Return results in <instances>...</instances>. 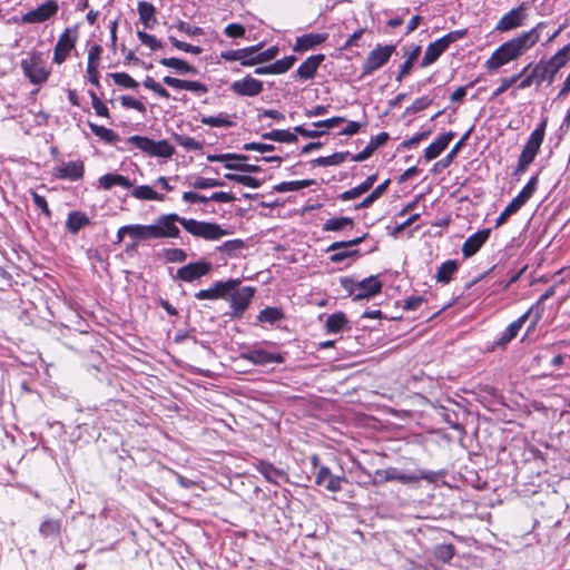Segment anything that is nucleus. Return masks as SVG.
I'll list each match as a JSON object with an SVG mask.
<instances>
[{
    "instance_id": "1",
    "label": "nucleus",
    "mask_w": 570,
    "mask_h": 570,
    "mask_svg": "<svg viewBox=\"0 0 570 570\" xmlns=\"http://www.w3.org/2000/svg\"><path fill=\"white\" fill-rule=\"evenodd\" d=\"M544 27V22H540L531 30L524 31L518 37L502 43L492 52L491 57L485 61L484 67L489 71H497L510 61L517 60L540 40L541 30Z\"/></svg>"
},
{
    "instance_id": "2",
    "label": "nucleus",
    "mask_w": 570,
    "mask_h": 570,
    "mask_svg": "<svg viewBox=\"0 0 570 570\" xmlns=\"http://www.w3.org/2000/svg\"><path fill=\"white\" fill-rule=\"evenodd\" d=\"M546 127L547 119H543L540 125L531 132L519 157L518 166L514 169L513 175L524 173L529 165L534 160L544 139Z\"/></svg>"
},
{
    "instance_id": "3",
    "label": "nucleus",
    "mask_w": 570,
    "mask_h": 570,
    "mask_svg": "<svg viewBox=\"0 0 570 570\" xmlns=\"http://www.w3.org/2000/svg\"><path fill=\"white\" fill-rule=\"evenodd\" d=\"M127 141L151 157L170 158L175 153L174 146L165 139L155 141L148 137L135 135L129 137Z\"/></svg>"
},
{
    "instance_id": "4",
    "label": "nucleus",
    "mask_w": 570,
    "mask_h": 570,
    "mask_svg": "<svg viewBox=\"0 0 570 570\" xmlns=\"http://www.w3.org/2000/svg\"><path fill=\"white\" fill-rule=\"evenodd\" d=\"M183 218L184 217H180L175 213L158 216L154 224L149 225L151 239L179 237L180 229L177 226V223L181 225Z\"/></svg>"
},
{
    "instance_id": "5",
    "label": "nucleus",
    "mask_w": 570,
    "mask_h": 570,
    "mask_svg": "<svg viewBox=\"0 0 570 570\" xmlns=\"http://www.w3.org/2000/svg\"><path fill=\"white\" fill-rule=\"evenodd\" d=\"M20 66L24 76L33 85L45 83L50 76V70L46 67L42 55L37 51L30 53L28 58L22 59Z\"/></svg>"
},
{
    "instance_id": "6",
    "label": "nucleus",
    "mask_w": 570,
    "mask_h": 570,
    "mask_svg": "<svg viewBox=\"0 0 570 570\" xmlns=\"http://www.w3.org/2000/svg\"><path fill=\"white\" fill-rule=\"evenodd\" d=\"M181 226L193 236L207 240H216L227 234L218 224L209 222H199L193 218H183Z\"/></svg>"
},
{
    "instance_id": "7",
    "label": "nucleus",
    "mask_w": 570,
    "mask_h": 570,
    "mask_svg": "<svg viewBox=\"0 0 570 570\" xmlns=\"http://www.w3.org/2000/svg\"><path fill=\"white\" fill-rule=\"evenodd\" d=\"M366 237H367V234H363V235L355 237L353 239H350V240L332 243L326 248L327 253H332L330 256V261L332 263H341L347 258L358 256L360 250L357 248H355V246L361 244Z\"/></svg>"
},
{
    "instance_id": "8",
    "label": "nucleus",
    "mask_w": 570,
    "mask_h": 570,
    "mask_svg": "<svg viewBox=\"0 0 570 570\" xmlns=\"http://www.w3.org/2000/svg\"><path fill=\"white\" fill-rule=\"evenodd\" d=\"M394 50L395 46L393 45H379L371 50L362 65V76H370L387 63Z\"/></svg>"
},
{
    "instance_id": "9",
    "label": "nucleus",
    "mask_w": 570,
    "mask_h": 570,
    "mask_svg": "<svg viewBox=\"0 0 570 570\" xmlns=\"http://www.w3.org/2000/svg\"><path fill=\"white\" fill-rule=\"evenodd\" d=\"M568 62V57L564 56V52L561 49L551 57L547 62H539L534 67L539 72V81H548L551 85L554 80L558 71L564 67Z\"/></svg>"
},
{
    "instance_id": "10",
    "label": "nucleus",
    "mask_w": 570,
    "mask_h": 570,
    "mask_svg": "<svg viewBox=\"0 0 570 570\" xmlns=\"http://www.w3.org/2000/svg\"><path fill=\"white\" fill-rule=\"evenodd\" d=\"M77 27L67 28L59 37L53 51V62L61 65L66 61L69 52L75 48L77 42Z\"/></svg>"
},
{
    "instance_id": "11",
    "label": "nucleus",
    "mask_w": 570,
    "mask_h": 570,
    "mask_svg": "<svg viewBox=\"0 0 570 570\" xmlns=\"http://www.w3.org/2000/svg\"><path fill=\"white\" fill-rule=\"evenodd\" d=\"M213 268L210 262L202 259L196 263H189L177 269L176 278L183 282L191 283L205 275H207Z\"/></svg>"
},
{
    "instance_id": "12",
    "label": "nucleus",
    "mask_w": 570,
    "mask_h": 570,
    "mask_svg": "<svg viewBox=\"0 0 570 570\" xmlns=\"http://www.w3.org/2000/svg\"><path fill=\"white\" fill-rule=\"evenodd\" d=\"M254 292L253 287L244 286L230 295V307L233 311L229 313V316L232 318H240L244 315L254 296Z\"/></svg>"
},
{
    "instance_id": "13",
    "label": "nucleus",
    "mask_w": 570,
    "mask_h": 570,
    "mask_svg": "<svg viewBox=\"0 0 570 570\" xmlns=\"http://www.w3.org/2000/svg\"><path fill=\"white\" fill-rule=\"evenodd\" d=\"M239 279H228L226 282H216L210 288L200 289L195 294V298L203 299H217L225 298L228 293L239 285Z\"/></svg>"
},
{
    "instance_id": "14",
    "label": "nucleus",
    "mask_w": 570,
    "mask_h": 570,
    "mask_svg": "<svg viewBox=\"0 0 570 570\" xmlns=\"http://www.w3.org/2000/svg\"><path fill=\"white\" fill-rule=\"evenodd\" d=\"M525 6L522 3L518 8H513L498 21L494 30L500 32H507L518 27H521L525 20Z\"/></svg>"
},
{
    "instance_id": "15",
    "label": "nucleus",
    "mask_w": 570,
    "mask_h": 570,
    "mask_svg": "<svg viewBox=\"0 0 570 570\" xmlns=\"http://www.w3.org/2000/svg\"><path fill=\"white\" fill-rule=\"evenodd\" d=\"M59 6L56 0H47L36 9L27 12L22 17V21L26 23H41L50 19L58 12Z\"/></svg>"
},
{
    "instance_id": "16",
    "label": "nucleus",
    "mask_w": 570,
    "mask_h": 570,
    "mask_svg": "<svg viewBox=\"0 0 570 570\" xmlns=\"http://www.w3.org/2000/svg\"><path fill=\"white\" fill-rule=\"evenodd\" d=\"M230 90L242 97H255L263 91V82L250 76L235 80L230 83Z\"/></svg>"
},
{
    "instance_id": "17",
    "label": "nucleus",
    "mask_w": 570,
    "mask_h": 570,
    "mask_svg": "<svg viewBox=\"0 0 570 570\" xmlns=\"http://www.w3.org/2000/svg\"><path fill=\"white\" fill-rule=\"evenodd\" d=\"M85 167L81 160L62 163L52 170L53 177L67 179L70 181L79 180L83 177Z\"/></svg>"
},
{
    "instance_id": "18",
    "label": "nucleus",
    "mask_w": 570,
    "mask_h": 570,
    "mask_svg": "<svg viewBox=\"0 0 570 570\" xmlns=\"http://www.w3.org/2000/svg\"><path fill=\"white\" fill-rule=\"evenodd\" d=\"M356 293L354 294V301H362L365 298H371L377 294L381 293L383 284L380 281L379 276L371 275L370 277H366L362 279L361 282H357L355 284Z\"/></svg>"
},
{
    "instance_id": "19",
    "label": "nucleus",
    "mask_w": 570,
    "mask_h": 570,
    "mask_svg": "<svg viewBox=\"0 0 570 570\" xmlns=\"http://www.w3.org/2000/svg\"><path fill=\"white\" fill-rule=\"evenodd\" d=\"M532 313L533 308H529L518 320L510 323L504 330V332L501 334V336L494 342V347L504 348L509 342L517 337L523 324L527 322L528 318L532 316Z\"/></svg>"
},
{
    "instance_id": "20",
    "label": "nucleus",
    "mask_w": 570,
    "mask_h": 570,
    "mask_svg": "<svg viewBox=\"0 0 570 570\" xmlns=\"http://www.w3.org/2000/svg\"><path fill=\"white\" fill-rule=\"evenodd\" d=\"M243 357L255 365H268L284 362V357L279 353H272L263 348H250L243 354Z\"/></svg>"
},
{
    "instance_id": "21",
    "label": "nucleus",
    "mask_w": 570,
    "mask_h": 570,
    "mask_svg": "<svg viewBox=\"0 0 570 570\" xmlns=\"http://www.w3.org/2000/svg\"><path fill=\"white\" fill-rule=\"evenodd\" d=\"M491 230L489 228L481 229L470 237L463 243L462 254L464 257L473 256L482 245L488 240Z\"/></svg>"
},
{
    "instance_id": "22",
    "label": "nucleus",
    "mask_w": 570,
    "mask_h": 570,
    "mask_svg": "<svg viewBox=\"0 0 570 570\" xmlns=\"http://www.w3.org/2000/svg\"><path fill=\"white\" fill-rule=\"evenodd\" d=\"M325 56L322 53L314 55L304 60L296 70V76L301 79H313Z\"/></svg>"
},
{
    "instance_id": "23",
    "label": "nucleus",
    "mask_w": 570,
    "mask_h": 570,
    "mask_svg": "<svg viewBox=\"0 0 570 570\" xmlns=\"http://www.w3.org/2000/svg\"><path fill=\"white\" fill-rule=\"evenodd\" d=\"M454 132L448 131L439 136L432 144H430L424 151V157L428 161L435 159L448 147L453 139Z\"/></svg>"
},
{
    "instance_id": "24",
    "label": "nucleus",
    "mask_w": 570,
    "mask_h": 570,
    "mask_svg": "<svg viewBox=\"0 0 570 570\" xmlns=\"http://www.w3.org/2000/svg\"><path fill=\"white\" fill-rule=\"evenodd\" d=\"M327 39V33H306L296 39L293 50L303 52L317 47Z\"/></svg>"
},
{
    "instance_id": "25",
    "label": "nucleus",
    "mask_w": 570,
    "mask_h": 570,
    "mask_svg": "<svg viewBox=\"0 0 570 570\" xmlns=\"http://www.w3.org/2000/svg\"><path fill=\"white\" fill-rule=\"evenodd\" d=\"M258 472L266 479V481L281 484L287 480V475L284 471L276 469L273 464L268 462H259L257 465Z\"/></svg>"
},
{
    "instance_id": "26",
    "label": "nucleus",
    "mask_w": 570,
    "mask_h": 570,
    "mask_svg": "<svg viewBox=\"0 0 570 570\" xmlns=\"http://www.w3.org/2000/svg\"><path fill=\"white\" fill-rule=\"evenodd\" d=\"M446 49L448 47L445 41H443L441 38L430 43L425 49L421 66L428 67L434 63Z\"/></svg>"
},
{
    "instance_id": "27",
    "label": "nucleus",
    "mask_w": 570,
    "mask_h": 570,
    "mask_svg": "<svg viewBox=\"0 0 570 570\" xmlns=\"http://www.w3.org/2000/svg\"><path fill=\"white\" fill-rule=\"evenodd\" d=\"M436 474L432 471L426 470H419L415 473H405L403 471H400L397 469L395 481H399L403 484L414 483L419 480H428V481H435Z\"/></svg>"
},
{
    "instance_id": "28",
    "label": "nucleus",
    "mask_w": 570,
    "mask_h": 570,
    "mask_svg": "<svg viewBox=\"0 0 570 570\" xmlns=\"http://www.w3.org/2000/svg\"><path fill=\"white\" fill-rule=\"evenodd\" d=\"M99 184L106 190H109L115 186H120L122 188L132 187V183L120 174H106L99 178Z\"/></svg>"
},
{
    "instance_id": "29",
    "label": "nucleus",
    "mask_w": 570,
    "mask_h": 570,
    "mask_svg": "<svg viewBox=\"0 0 570 570\" xmlns=\"http://www.w3.org/2000/svg\"><path fill=\"white\" fill-rule=\"evenodd\" d=\"M90 224L89 217L81 212H71L68 215L66 227L68 232L76 235L85 226Z\"/></svg>"
},
{
    "instance_id": "30",
    "label": "nucleus",
    "mask_w": 570,
    "mask_h": 570,
    "mask_svg": "<svg viewBox=\"0 0 570 570\" xmlns=\"http://www.w3.org/2000/svg\"><path fill=\"white\" fill-rule=\"evenodd\" d=\"M39 533L43 538H51L57 539L59 538L61 533V520L59 519H45L40 527H39Z\"/></svg>"
},
{
    "instance_id": "31",
    "label": "nucleus",
    "mask_w": 570,
    "mask_h": 570,
    "mask_svg": "<svg viewBox=\"0 0 570 570\" xmlns=\"http://www.w3.org/2000/svg\"><path fill=\"white\" fill-rule=\"evenodd\" d=\"M159 62L165 67L175 69L180 75L197 73V69L194 66L179 58H163Z\"/></svg>"
},
{
    "instance_id": "32",
    "label": "nucleus",
    "mask_w": 570,
    "mask_h": 570,
    "mask_svg": "<svg viewBox=\"0 0 570 570\" xmlns=\"http://www.w3.org/2000/svg\"><path fill=\"white\" fill-rule=\"evenodd\" d=\"M139 20L146 28H153L154 22L156 21L155 13L156 8L154 4L140 1L137 7Z\"/></svg>"
},
{
    "instance_id": "33",
    "label": "nucleus",
    "mask_w": 570,
    "mask_h": 570,
    "mask_svg": "<svg viewBox=\"0 0 570 570\" xmlns=\"http://www.w3.org/2000/svg\"><path fill=\"white\" fill-rule=\"evenodd\" d=\"M348 321L344 313L337 312L330 315L325 322L327 333L336 334L342 332L347 325Z\"/></svg>"
},
{
    "instance_id": "34",
    "label": "nucleus",
    "mask_w": 570,
    "mask_h": 570,
    "mask_svg": "<svg viewBox=\"0 0 570 570\" xmlns=\"http://www.w3.org/2000/svg\"><path fill=\"white\" fill-rule=\"evenodd\" d=\"M121 232H127L131 238L136 240H147L151 239L150 226L149 225H125L121 226Z\"/></svg>"
},
{
    "instance_id": "35",
    "label": "nucleus",
    "mask_w": 570,
    "mask_h": 570,
    "mask_svg": "<svg viewBox=\"0 0 570 570\" xmlns=\"http://www.w3.org/2000/svg\"><path fill=\"white\" fill-rule=\"evenodd\" d=\"M354 227V220L351 217H333L327 219L323 225L324 232H338L346 228L352 229Z\"/></svg>"
},
{
    "instance_id": "36",
    "label": "nucleus",
    "mask_w": 570,
    "mask_h": 570,
    "mask_svg": "<svg viewBox=\"0 0 570 570\" xmlns=\"http://www.w3.org/2000/svg\"><path fill=\"white\" fill-rule=\"evenodd\" d=\"M131 196L136 199L140 200H158L163 202L165 196L163 194H158L148 185L137 186L132 189Z\"/></svg>"
},
{
    "instance_id": "37",
    "label": "nucleus",
    "mask_w": 570,
    "mask_h": 570,
    "mask_svg": "<svg viewBox=\"0 0 570 570\" xmlns=\"http://www.w3.org/2000/svg\"><path fill=\"white\" fill-rule=\"evenodd\" d=\"M315 184L314 179L283 181L273 187L277 193L296 191Z\"/></svg>"
},
{
    "instance_id": "38",
    "label": "nucleus",
    "mask_w": 570,
    "mask_h": 570,
    "mask_svg": "<svg viewBox=\"0 0 570 570\" xmlns=\"http://www.w3.org/2000/svg\"><path fill=\"white\" fill-rule=\"evenodd\" d=\"M458 271V263L455 261H446L438 268L435 278L442 284H448L453 274Z\"/></svg>"
},
{
    "instance_id": "39",
    "label": "nucleus",
    "mask_w": 570,
    "mask_h": 570,
    "mask_svg": "<svg viewBox=\"0 0 570 570\" xmlns=\"http://www.w3.org/2000/svg\"><path fill=\"white\" fill-rule=\"evenodd\" d=\"M88 126L90 130L105 142L116 144L119 140V135L109 128L94 122H89Z\"/></svg>"
},
{
    "instance_id": "40",
    "label": "nucleus",
    "mask_w": 570,
    "mask_h": 570,
    "mask_svg": "<svg viewBox=\"0 0 570 570\" xmlns=\"http://www.w3.org/2000/svg\"><path fill=\"white\" fill-rule=\"evenodd\" d=\"M200 122L212 127H233L235 122L230 116L225 112H219L217 116H203Z\"/></svg>"
},
{
    "instance_id": "41",
    "label": "nucleus",
    "mask_w": 570,
    "mask_h": 570,
    "mask_svg": "<svg viewBox=\"0 0 570 570\" xmlns=\"http://www.w3.org/2000/svg\"><path fill=\"white\" fill-rule=\"evenodd\" d=\"M348 156H350L348 151L335 153V154L326 156V157H318V158L312 160V164L314 166H322V167L337 166V165L342 164L343 161H345Z\"/></svg>"
},
{
    "instance_id": "42",
    "label": "nucleus",
    "mask_w": 570,
    "mask_h": 570,
    "mask_svg": "<svg viewBox=\"0 0 570 570\" xmlns=\"http://www.w3.org/2000/svg\"><path fill=\"white\" fill-rule=\"evenodd\" d=\"M248 159V156L243 154H209L207 155V160L210 163H224V166L226 164H239L240 161H246Z\"/></svg>"
},
{
    "instance_id": "43",
    "label": "nucleus",
    "mask_w": 570,
    "mask_h": 570,
    "mask_svg": "<svg viewBox=\"0 0 570 570\" xmlns=\"http://www.w3.org/2000/svg\"><path fill=\"white\" fill-rule=\"evenodd\" d=\"M262 138L288 144L295 142L297 140V136L295 134L284 129H274L272 131L265 132L262 135Z\"/></svg>"
},
{
    "instance_id": "44",
    "label": "nucleus",
    "mask_w": 570,
    "mask_h": 570,
    "mask_svg": "<svg viewBox=\"0 0 570 570\" xmlns=\"http://www.w3.org/2000/svg\"><path fill=\"white\" fill-rule=\"evenodd\" d=\"M390 184V180L386 179L384 183L376 186L371 194H368L358 205H356V209L361 208H367L370 207L375 200H377L387 189Z\"/></svg>"
},
{
    "instance_id": "45",
    "label": "nucleus",
    "mask_w": 570,
    "mask_h": 570,
    "mask_svg": "<svg viewBox=\"0 0 570 570\" xmlns=\"http://www.w3.org/2000/svg\"><path fill=\"white\" fill-rule=\"evenodd\" d=\"M284 318V313L277 307H266L262 309L257 320L263 323L275 324Z\"/></svg>"
},
{
    "instance_id": "46",
    "label": "nucleus",
    "mask_w": 570,
    "mask_h": 570,
    "mask_svg": "<svg viewBox=\"0 0 570 570\" xmlns=\"http://www.w3.org/2000/svg\"><path fill=\"white\" fill-rule=\"evenodd\" d=\"M261 49V43L240 49L243 51L240 55V63L246 67L258 65L257 56Z\"/></svg>"
},
{
    "instance_id": "47",
    "label": "nucleus",
    "mask_w": 570,
    "mask_h": 570,
    "mask_svg": "<svg viewBox=\"0 0 570 570\" xmlns=\"http://www.w3.org/2000/svg\"><path fill=\"white\" fill-rule=\"evenodd\" d=\"M554 295V287H549L538 299V302L531 306L530 308H533V318H532V326L534 327L538 322L540 321L542 313H543V306L542 304L550 297Z\"/></svg>"
},
{
    "instance_id": "48",
    "label": "nucleus",
    "mask_w": 570,
    "mask_h": 570,
    "mask_svg": "<svg viewBox=\"0 0 570 570\" xmlns=\"http://www.w3.org/2000/svg\"><path fill=\"white\" fill-rule=\"evenodd\" d=\"M455 554V548L453 544H438L433 549V556L436 560L448 563Z\"/></svg>"
},
{
    "instance_id": "49",
    "label": "nucleus",
    "mask_w": 570,
    "mask_h": 570,
    "mask_svg": "<svg viewBox=\"0 0 570 570\" xmlns=\"http://www.w3.org/2000/svg\"><path fill=\"white\" fill-rule=\"evenodd\" d=\"M419 53L420 47H416L413 51L410 52L405 61L400 67V70L395 77L396 81L401 82L403 78L410 73L415 60L417 59Z\"/></svg>"
},
{
    "instance_id": "50",
    "label": "nucleus",
    "mask_w": 570,
    "mask_h": 570,
    "mask_svg": "<svg viewBox=\"0 0 570 570\" xmlns=\"http://www.w3.org/2000/svg\"><path fill=\"white\" fill-rule=\"evenodd\" d=\"M188 186L195 188V189H207V188H214V187H220L224 186V183L215 179V178H205V177H194L193 179L188 180Z\"/></svg>"
},
{
    "instance_id": "51",
    "label": "nucleus",
    "mask_w": 570,
    "mask_h": 570,
    "mask_svg": "<svg viewBox=\"0 0 570 570\" xmlns=\"http://www.w3.org/2000/svg\"><path fill=\"white\" fill-rule=\"evenodd\" d=\"M523 206V204L517 199L515 197L507 205V207L503 209V212L499 215V217L495 220V227L501 226L505 223L508 217L512 214H515L520 210V208Z\"/></svg>"
},
{
    "instance_id": "52",
    "label": "nucleus",
    "mask_w": 570,
    "mask_h": 570,
    "mask_svg": "<svg viewBox=\"0 0 570 570\" xmlns=\"http://www.w3.org/2000/svg\"><path fill=\"white\" fill-rule=\"evenodd\" d=\"M472 131V128L469 129L463 136L462 138L452 147V149L450 150V153L440 161V164L442 165V167H448L452 161L453 159L456 157L458 153L460 151V149L464 146L466 139L469 138L470 134Z\"/></svg>"
},
{
    "instance_id": "53",
    "label": "nucleus",
    "mask_w": 570,
    "mask_h": 570,
    "mask_svg": "<svg viewBox=\"0 0 570 570\" xmlns=\"http://www.w3.org/2000/svg\"><path fill=\"white\" fill-rule=\"evenodd\" d=\"M225 178L250 188H258L262 185L261 180L247 175L225 174Z\"/></svg>"
},
{
    "instance_id": "54",
    "label": "nucleus",
    "mask_w": 570,
    "mask_h": 570,
    "mask_svg": "<svg viewBox=\"0 0 570 570\" xmlns=\"http://www.w3.org/2000/svg\"><path fill=\"white\" fill-rule=\"evenodd\" d=\"M538 176H532L521 191L515 196L523 205L532 197L537 189Z\"/></svg>"
},
{
    "instance_id": "55",
    "label": "nucleus",
    "mask_w": 570,
    "mask_h": 570,
    "mask_svg": "<svg viewBox=\"0 0 570 570\" xmlns=\"http://www.w3.org/2000/svg\"><path fill=\"white\" fill-rule=\"evenodd\" d=\"M175 141L184 147L187 150H199L203 148V142L196 140L193 137L185 136V135H175L174 136Z\"/></svg>"
},
{
    "instance_id": "56",
    "label": "nucleus",
    "mask_w": 570,
    "mask_h": 570,
    "mask_svg": "<svg viewBox=\"0 0 570 570\" xmlns=\"http://www.w3.org/2000/svg\"><path fill=\"white\" fill-rule=\"evenodd\" d=\"M163 256L168 263H183L187 259V253L180 248H165Z\"/></svg>"
},
{
    "instance_id": "57",
    "label": "nucleus",
    "mask_w": 570,
    "mask_h": 570,
    "mask_svg": "<svg viewBox=\"0 0 570 570\" xmlns=\"http://www.w3.org/2000/svg\"><path fill=\"white\" fill-rule=\"evenodd\" d=\"M110 77L115 83L124 88L136 89L138 87V82L126 72H114L110 73Z\"/></svg>"
},
{
    "instance_id": "58",
    "label": "nucleus",
    "mask_w": 570,
    "mask_h": 570,
    "mask_svg": "<svg viewBox=\"0 0 570 570\" xmlns=\"http://www.w3.org/2000/svg\"><path fill=\"white\" fill-rule=\"evenodd\" d=\"M396 471H397V469L393 468V466L387 468V469L376 470L375 478L373 480V484L376 485V484H381V483L389 482V481H395Z\"/></svg>"
},
{
    "instance_id": "59",
    "label": "nucleus",
    "mask_w": 570,
    "mask_h": 570,
    "mask_svg": "<svg viewBox=\"0 0 570 570\" xmlns=\"http://www.w3.org/2000/svg\"><path fill=\"white\" fill-rule=\"evenodd\" d=\"M295 61H296V58L294 56H288V57H285L283 59L275 61L274 63H272L274 75H279V73L286 72L287 70H289L292 68V66L294 65Z\"/></svg>"
},
{
    "instance_id": "60",
    "label": "nucleus",
    "mask_w": 570,
    "mask_h": 570,
    "mask_svg": "<svg viewBox=\"0 0 570 570\" xmlns=\"http://www.w3.org/2000/svg\"><path fill=\"white\" fill-rule=\"evenodd\" d=\"M137 37L142 45L149 47L151 50H158L163 48L160 40L145 31H137Z\"/></svg>"
},
{
    "instance_id": "61",
    "label": "nucleus",
    "mask_w": 570,
    "mask_h": 570,
    "mask_svg": "<svg viewBox=\"0 0 570 570\" xmlns=\"http://www.w3.org/2000/svg\"><path fill=\"white\" fill-rule=\"evenodd\" d=\"M88 95L91 99V105L96 114L101 117H109L108 108L104 105V102L100 100L97 94L94 90H89Z\"/></svg>"
},
{
    "instance_id": "62",
    "label": "nucleus",
    "mask_w": 570,
    "mask_h": 570,
    "mask_svg": "<svg viewBox=\"0 0 570 570\" xmlns=\"http://www.w3.org/2000/svg\"><path fill=\"white\" fill-rule=\"evenodd\" d=\"M144 86L147 89L153 90L156 95H158L161 98L168 99L170 97L167 89H165L163 86H160L158 82H156L151 77H146L144 80Z\"/></svg>"
},
{
    "instance_id": "63",
    "label": "nucleus",
    "mask_w": 570,
    "mask_h": 570,
    "mask_svg": "<svg viewBox=\"0 0 570 570\" xmlns=\"http://www.w3.org/2000/svg\"><path fill=\"white\" fill-rule=\"evenodd\" d=\"M519 80V76H511L507 78H502L500 80V86L493 91L492 99L498 98L500 95L505 92L512 85H514Z\"/></svg>"
},
{
    "instance_id": "64",
    "label": "nucleus",
    "mask_w": 570,
    "mask_h": 570,
    "mask_svg": "<svg viewBox=\"0 0 570 570\" xmlns=\"http://www.w3.org/2000/svg\"><path fill=\"white\" fill-rule=\"evenodd\" d=\"M169 41L175 48L183 50L185 52L199 55L203 51L200 47L179 41L178 39L171 36L169 37Z\"/></svg>"
}]
</instances>
